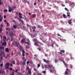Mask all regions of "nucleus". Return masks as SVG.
I'll list each match as a JSON object with an SVG mask.
<instances>
[{
  "mask_svg": "<svg viewBox=\"0 0 75 75\" xmlns=\"http://www.w3.org/2000/svg\"><path fill=\"white\" fill-rule=\"evenodd\" d=\"M25 43L26 44H28V45H30V43L28 42H25Z\"/></svg>",
  "mask_w": 75,
  "mask_h": 75,
  "instance_id": "obj_25",
  "label": "nucleus"
},
{
  "mask_svg": "<svg viewBox=\"0 0 75 75\" xmlns=\"http://www.w3.org/2000/svg\"><path fill=\"white\" fill-rule=\"evenodd\" d=\"M16 27H17V25H13V28H16Z\"/></svg>",
  "mask_w": 75,
  "mask_h": 75,
  "instance_id": "obj_36",
  "label": "nucleus"
},
{
  "mask_svg": "<svg viewBox=\"0 0 75 75\" xmlns=\"http://www.w3.org/2000/svg\"><path fill=\"white\" fill-rule=\"evenodd\" d=\"M68 23H69V24H71L72 22L71 21H68Z\"/></svg>",
  "mask_w": 75,
  "mask_h": 75,
  "instance_id": "obj_38",
  "label": "nucleus"
},
{
  "mask_svg": "<svg viewBox=\"0 0 75 75\" xmlns=\"http://www.w3.org/2000/svg\"><path fill=\"white\" fill-rule=\"evenodd\" d=\"M25 51L24 50V49H23L22 50V54H25Z\"/></svg>",
  "mask_w": 75,
  "mask_h": 75,
  "instance_id": "obj_24",
  "label": "nucleus"
},
{
  "mask_svg": "<svg viewBox=\"0 0 75 75\" xmlns=\"http://www.w3.org/2000/svg\"><path fill=\"white\" fill-rule=\"evenodd\" d=\"M33 41L35 42V43H34L35 45H36V46H38V47H39V45L38 44H37L38 42V41L37 40V39L35 38L33 40Z\"/></svg>",
  "mask_w": 75,
  "mask_h": 75,
  "instance_id": "obj_2",
  "label": "nucleus"
},
{
  "mask_svg": "<svg viewBox=\"0 0 75 75\" xmlns=\"http://www.w3.org/2000/svg\"><path fill=\"white\" fill-rule=\"evenodd\" d=\"M28 73L30 75L31 74V70H28Z\"/></svg>",
  "mask_w": 75,
  "mask_h": 75,
  "instance_id": "obj_18",
  "label": "nucleus"
},
{
  "mask_svg": "<svg viewBox=\"0 0 75 75\" xmlns=\"http://www.w3.org/2000/svg\"><path fill=\"white\" fill-rule=\"evenodd\" d=\"M22 59H23V62H25L27 60L25 58V57H22Z\"/></svg>",
  "mask_w": 75,
  "mask_h": 75,
  "instance_id": "obj_13",
  "label": "nucleus"
},
{
  "mask_svg": "<svg viewBox=\"0 0 75 75\" xmlns=\"http://www.w3.org/2000/svg\"><path fill=\"white\" fill-rule=\"evenodd\" d=\"M3 38H4L5 39V40L7 39V38H6V37L5 36H3Z\"/></svg>",
  "mask_w": 75,
  "mask_h": 75,
  "instance_id": "obj_37",
  "label": "nucleus"
},
{
  "mask_svg": "<svg viewBox=\"0 0 75 75\" xmlns=\"http://www.w3.org/2000/svg\"><path fill=\"white\" fill-rule=\"evenodd\" d=\"M65 51L64 50H62L60 51V52H58V54H60L61 55H62V53H64Z\"/></svg>",
  "mask_w": 75,
  "mask_h": 75,
  "instance_id": "obj_8",
  "label": "nucleus"
},
{
  "mask_svg": "<svg viewBox=\"0 0 75 75\" xmlns=\"http://www.w3.org/2000/svg\"><path fill=\"white\" fill-rule=\"evenodd\" d=\"M5 51L7 52H9V50L8 48H6L5 49Z\"/></svg>",
  "mask_w": 75,
  "mask_h": 75,
  "instance_id": "obj_15",
  "label": "nucleus"
},
{
  "mask_svg": "<svg viewBox=\"0 0 75 75\" xmlns=\"http://www.w3.org/2000/svg\"><path fill=\"white\" fill-rule=\"evenodd\" d=\"M29 63H30V62H29L28 61L26 62V64H27V65H28V64H29Z\"/></svg>",
  "mask_w": 75,
  "mask_h": 75,
  "instance_id": "obj_46",
  "label": "nucleus"
},
{
  "mask_svg": "<svg viewBox=\"0 0 75 75\" xmlns=\"http://www.w3.org/2000/svg\"><path fill=\"white\" fill-rule=\"evenodd\" d=\"M62 6H63V7H65V5H64V4H62Z\"/></svg>",
  "mask_w": 75,
  "mask_h": 75,
  "instance_id": "obj_58",
  "label": "nucleus"
},
{
  "mask_svg": "<svg viewBox=\"0 0 75 75\" xmlns=\"http://www.w3.org/2000/svg\"><path fill=\"white\" fill-rule=\"evenodd\" d=\"M37 43H39V44H42V43H41L40 42H39V41H38V42Z\"/></svg>",
  "mask_w": 75,
  "mask_h": 75,
  "instance_id": "obj_61",
  "label": "nucleus"
},
{
  "mask_svg": "<svg viewBox=\"0 0 75 75\" xmlns=\"http://www.w3.org/2000/svg\"><path fill=\"white\" fill-rule=\"evenodd\" d=\"M7 11H8L7 9H5L4 10V13H5V12H6L7 13Z\"/></svg>",
  "mask_w": 75,
  "mask_h": 75,
  "instance_id": "obj_23",
  "label": "nucleus"
},
{
  "mask_svg": "<svg viewBox=\"0 0 75 75\" xmlns=\"http://www.w3.org/2000/svg\"><path fill=\"white\" fill-rule=\"evenodd\" d=\"M1 28H3V25L2 24H1Z\"/></svg>",
  "mask_w": 75,
  "mask_h": 75,
  "instance_id": "obj_49",
  "label": "nucleus"
},
{
  "mask_svg": "<svg viewBox=\"0 0 75 75\" xmlns=\"http://www.w3.org/2000/svg\"><path fill=\"white\" fill-rule=\"evenodd\" d=\"M12 63L13 65H15V64H16V63H15V61L14 60L13 61V62H12Z\"/></svg>",
  "mask_w": 75,
  "mask_h": 75,
  "instance_id": "obj_20",
  "label": "nucleus"
},
{
  "mask_svg": "<svg viewBox=\"0 0 75 75\" xmlns=\"http://www.w3.org/2000/svg\"><path fill=\"white\" fill-rule=\"evenodd\" d=\"M50 72H52V73H53V71H52V70H50Z\"/></svg>",
  "mask_w": 75,
  "mask_h": 75,
  "instance_id": "obj_50",
  "label": "nucleus"
},
{
  "mask_svg": "<svg viewBox=\"0 0 75 75\" xmlns=\"http://www.w3.org/2000/svg\"><path fill=\"white\" fill-rule=\"evenodd\" d=\"M2 46H6V42H4L2 43Z\"/></svg>",
  "mask_w": 75,
  "mask_h": 75,
  "instance_id": "obj_11",
  "label": "nucleus"
},
{
  "mask_svg": "<svg viewBox=\"0 0 75 75\" xmlns=\"http://www.w3.org/2000/svg\"><path fill=\"white\" fill-rule=\"evenodd\" d=\"M7 56L8 57H9V56H10V55H9V54H7Z\"/></svg>",
  "mask_w": 75,
  "mask_h": 75,
  "instance_id": "obj_64",
  "label": "nucleus"
},
{
  "mask_svg": "<svg viewBox=\"0 0 75 75\" xmlns=\"http://www.w3.org/2000/svg\"><path fill=\"white\" fill-rule=\"evenodd\" d=\"M9 35L11 37V38L12 39L13 38V37L14 36V35L13 34V33L12 32H11L9 34Z\"/></svg>",
  "mask_w": 75,
  "mask_h": 75,
  "instance_id": "obj_7",
  "label": "nucleus"
},
{
  "mask_svg": "<svg viewBox=\"0 0 75 75\" xmlns=\"http://www.w3.org/2000/svg\"><path fill=\"white\" fill-rule=\"evenodd\" d=\"M33 30V32H35V29H36V27L35 26L31 27Z\"/></svg>",
  "mask_w": 75,
  "mask_h": 75,
  "instance_id": "obj_6",
  "label": "nucleus"
},
{
  "mask_svg": "<svg viewBox=\"0 0 75 75\" xmlns=\"http://www.w3.org/2000/svg\"><path fill=\"white\" fill-rule=\"evenodd\" d=\"M4 47H2L1 46H0V50H4Z\"/></svg>",
  "mask_w": 75,
  "mask_h": 75,
  "instance_id": "obj_21",
  "label": "nucleus"
},
{
  "mask_svg": "<svg viewBox=\"0 0 75 75\" xmlns=\"http://www.w3.org/2000/svg\"><path fill=\"white\" fill-rule=\"evenodd\" d=\"M4 18H6V15H4Z\"/></svg>",
  "mask_w": 75,
  "mask_h": 75,
  "instance_id": "obj_56",
  "label": "nucleus"
},
{
  "mask_svg": "<svg viewBox=\"0 0 75 75\" xmlns=\"http://www.w3.org/2000/svg\"><path fill=\"white\" fill-rule=\"evenodd\" d=\"M29 54V53H28V52L25 53V54L26 55H28Z\"/></svg>",
  "mask_w": 75,
  "mask_h": 75,
  "instance_id": "obj_43",
  "label": "nucleus"
},
{
  "mask_svg": "<svg viewBox=\"0 0 75 75\" xmlns=\"http://www.w3.org/2000/svg\"><path fill=\"white\" fill-rule=\"evenodd\" d=\"M5 33L6 35H8V32L7 31H6Z\"/></svg>",
  "mask_w": 75,
  "mask_h": 75,
  "instance_id": "obj_35",
  "label": "nucleus"
},
{
  "mask_svg": "<svg viewBox=\"0 0 75 75\" xmlns=\"http://www.w3.org/2000/svg\"><path fill=\"white\" fill-rule=\"evenodd\" d=\"M6 24H7V26H8V25H10L9 24V23H8V22H6Z\"/></svg>",
  "mask_w": 75,
  "mask_h": 75,
  "instance_id": "obj_34",
  "label": "nucleus"
},
{
  "mask_svg": "<svg viewBox=\"0 0 75 75\" xmlns=\"http://www.w3.org/2000/svg\"><path fill=\"white\" fill-rule=\"evenodd\" d=\"M0 67H3V63L1 64H0Z\"/></svg>",
  "mask_w": 75,
  "mask_h": 75,
  "instance_id": "obj_40",
  "label": "nucleus"
},
{
  "mask_svg": "<svg viewBox=\"0 0 75 75\" xmlns=\"http://www.w3.org/2000/svg\"><path fill=\"white\" fill-rule=\"evenodd\" d=\"M40 67V64H38V68Z\"/></svg>",
  "mask_w": 75,
  "mask_h": 75,
  "instance_id": "obj_47",
  "label": "nucleus"
},
{
  "mask_svg": "<svg viewBox=\"0 0 75 75\" xmlns=\"http://www.w3.org/2000/svg\"><path fill=\"white\" fill-rule=\"evenodd\" d=\"M35 17H36L35 14H33L31 16V18H35Z\"/></svg>",
  "mask_w": 75,
  "mask_h": 75,
  "instance_id": "obj_10",
  "label": "nucleus"
},
{
  "mask_svg": "<svg viewBox=\"0 0 75 75\" xmlns=\"http://www.w3.org/2000/svg\"><path fill=\"white\" fill-rule=\"evenodd\" d=\"M69 70V69H68L67 68L66 69V71H68Z\"/></svg>",
  "mask_w": 75,
  "mask_h": 75,
  "instance_id": "obj_59",
  "label": "nucleus"
},
{
  "mask_svg": "<svg viewBox=\"0 0 75 75\" xmlns=\"http://www.w3.org/2000/svg\"><path fill=\"white\" fill-rule=\"evenodd\" d=\"M46 72H46V71H44L42 72V73H43V74H45Z\"/></svg>",
  "mask_w": 75,
  "mask_h": 75,
  "instance_id": "obj_29",
  "label": "nucleus"
},
{
  "mask_svg": "<svg viewBox=\"0 0 75 75\" xmlns=\"http://www.w3.org/2000/svg\"><path fill=\"white\" fill-rule=\"evenodd\" d=\"M65 10H67V11H68V12H69V10H68V9H67V8H65Z\"/></svg>",
  "mask_w": 75,
  "mask_h": 75,
  "instance_id": "obj_33",
  "label": "nucleus"
},
{
  "mask_svg": "<svg viewBox=\"0 0 75 75\" xmlns=\"http://www.w3.org/2000/svg\"><path fill=\"white\" fill-rule=\"evenodd\" d=\"M38 50H40V51H41V49L40 48H38Z\"/></svg>",
  "mask_w": 75,
  "mask_h": 75,
  "instance_id": "obj_60",
  "label": "nucleus"
},
{
  "mask_svg": "<svg viewBox=\"0 0 75 75\" xmlns=\"http://www.w3.org/2000/svg\"><path fill=\"white\" fill-rule=\"evenodd\" d=\"M14 75V72H13L12 74L11 75Z\"/></svg>",
  "mask_w": 75,
  "mask_h": 75,
  "instance_id": "obj_57",
  "label": "nucleus"
},
{
  "mask_svg": "<svg viewBox=\"0 0 75 75\" xmlns=\"http://www.w3.org/2000/svg\"><path fill=\"white\" fill-rule=\"evenodd\" d=\"M3 2H0V6H1V5H3Z\"/></svg>",
  "mask_w": 75,
  "mask_h": 75,
  "instance_id": "obj_30",
  "label": "nucleus"
},
{
  "mask_svg": "<svg viewBox=\"0 0 75 75\" xmlns=\"http://www.w3.org/2000/svg\"><path fill=\"white\" fill-rule=\"evenodd\" d=\"M22 47L21 46H20V47H19V49L20 50H22V49H23V48H22Z\"/></svg>",
  "mask_w": 75,
  "mask_h": 75,
  "instance_id": "obj_27",
  "label": "nucleus"
},
{
  "mask_svg": "<svg viewBox=\"0 0 75 75\" xmlns=\"http://www.w3.org/2000/svg\"><path fill=\"white\" fill-rule=\"evenodd\" d=\"M63 16L64 18H67V16H66V15L65 14H63Z\"/></svg>",
  "mask_w": 75,
  "mask_h": 75,
  "instance_id": "obj_26",
  "label": "nucleus"
},
{
  "mask_svg": "<svg viewBox=\"0 0 75 75\" xmlns=\"http://www.w3.org/2000/svg\"><path fill=\"white\" fill-rule=\"evenodd\" d=\"M26 48H27V49H28L29 48L28 47V46H26Z\"/></svg>",
  "mask_w": 75,
  "mask_h": 75,
  "instance_id": "obj_63",
  "label": "nucleus"
},
{
  "mask_svg": "<svg viewBox=\"0 0 75 75\" xmlns=\"http://www.w3.org/2000/svg\"><path fill=\"white\" fill-rule=\"evenodd\" d=\"M18 69H16V70L15 71V72L16 73H17V72H18Z\"/></svg>",
  "mask_w": 75,
  "mask_h": 75,
  "instance_id": "obj_42",
  "label": "nucleus"
},
{
  "mask_svg": "<svg viewBox=\"0 0 75 75\" xmlns=\"http://www.w3.org/2000/svg\"><path fill=\"white\" fill-rule=\"evenodd\" d=\"M21 64L22 66L25 65V63L23 62H21Z\"/></svg>",
  "mask_w": 75,
  "mask_h": 75,
  "instance_id": "obj_16",
  "label": "nucleus"
},
{
  "mask_svg": "<svg viewBox=\"0 0 75 75\" xmlns=\"http://www.w3.org/2000/svg\"><path fill=\"white\" fill-rule=\"evenodd\" d=\"M10 65V64L8 62H7L5 64V68L6 69H8L9 68V65Z\"/></svg>",
  "mask_w": 75,
  "mask_h": 75,
  "instance_id": "obj_4",
  "label": "nucleus"
},
{
  "mask_svg": "<svg viewBox=\"0 0 75 75\" xmlns=\"http://www.w3.org/2000/svg\"><path fill=\"white\" fill-rule=\"evenodd\" d=\"M43 61L46 64H50V60H46L45 59H43Z\"/></svg>",
  "mask_w": 75,
  "mask_h": 75,
  "instance_id": "obj_5",
  "label": "nucleus"
},
{
  "mask_svg": "<svg viewBox=\"0 0 75 75\" xmlns=\"http://www.w3.org/2000/svg\"><path fill=\"white\" fill-rule=\"evenodd\" d=\"M25 41V38H23V39L21 40V42H22V43H24Z\"/></svg>",
  "mask_w": 75,
  "mask_h": 75,
  "instance_id": "obj_9",
  "label": "nucleus"
},
{
  "mask_svg": "<svg viewBox=\"0 0 75 75\" xmlns=\"http://www.w3.org/2000/svg\"><path fill=\"white\" fill-rule=\"evenodd\" d=\"M24 54V53H22V55L23 57H24V56H25V55Z\"/></svg>",
  "mask_w": 75,
  "mask_h": 75,
  "instance_id": "obj_53",
  "label": "nucleus"
},
{
  "mask_svg": "<svg viewBox=\"0 0 75 75\" xmlns=\"http://www.w3.org/2000/svg\"><path fill=\"white\" fill-rule=\"evenodd\" d=\"M45 56L46 57H47L48 56V54L46 53L45 54Z\"/></svg>",
  "mask_w": 75,
  "mask_h": 75,
  "instance_id": "obj_55",
  "label": "nucleus"
},
{
  "mask_svg": "<svg viewBox=\"0 0 75 75\" xmlns=\"http://www.w3.org/2000/svg\"><path fill=\"white\" fill-rule=\"evenodd\" d=\"M15 45H17V42H15Z\"/></svg>",
  "mask_w": 75,
  "mask_h": 75,
  "instance_id": "obj_54",
  "label": "nucleus"
},
{
  "mask_svg": "<svg viewBox=\"0 0 75 75\" xmlns=\"http://www.w3.org/2000/svg\"><path fill=\"white\" fill-rule=\"evenodd\" d=\"M4 71H0V74H4Z\"/></svg>",
  "mask_w": 75,
  "mask_h": 75,
  "instance_id": "obj_17",
  "label": "nucleus"
},
{
  "mask_svg": "<svg viewBox=\"0 0 75 75\" xmlns=\"http://www.w3.org/2000/svg\"><path fill=\"white\" fill-rule=\"evenodd\" d=\"M9 69L10 70V71H12V70H13V69L11 68V67H10L9 68Z\"/></svg>",
  "mask_w": 75,
  "mask_h": 75,
  "instance_id": "obj_48",
  "label": "nucleus"
},
{
  "mask_svg": "<svg viewBox=\"0 0 75 75\" xmlns=\"http://www.w3.org/2000/svg\"><path fill=\"white\" fill-rule=\"evenodd\" d=\"M37 5V3H36L35 2V3H34V6H35V5Z\"/></svg>",
  "mask_w": 75,
  "mask_h": 75,
  "instance_id": "obj_52",
  "label": "nucleus"
},
{
  "mask_svg": "<svg viewBox=\"0 0 75 75\" xmlns=\"http://www.w3.org/2000/svg\"><path fill=\"white\" fill-rule=\"evenodd\" d=\"M22 27L24 29V30H25V26H23Z\"/></svg>",
  "mask_w": 75,
  "mask_h": 75,
  "instance_id": "obj_45",
  "label": "nucleus"
},
{
  "mask_svg": "<svg viewBox=\"0 0 75 75\" xmlns=\"http://www.w3.org/2000/svg\"><path fill=\"white\" fill-rule=\"evenodd\" d=\"M18 20L19 21H21V18H18Z\"/></svg>",
  "mask_w": 75,
  "mask_h": 75,
  "instance_id": "obj_44",
  "label": "nucleus"
},
{
  "mask_svg": "<svg viewBox=\"0 0 75 75\" xmlns=\"http://www.w3.org/2000/svg\"><path fill=\"white\" fill-rule=\"evenodd\" d=\"M37 27H38V28H40V27H41V26H40V25H38L37 26Z\"/></svg>",
  "mask_w": 75,
  "mask_h": 75,
  "instance_id": "obj_41",
  "label": "nucleus"
},
{
  "mask_svg": "<svg viewBox=\"0 0 75 75\" xmlns=\"http://www.w3.org/2000/svg\"><path fill=\"white\" fill-rule=\"evenodd\" d=\"M67 17H70V16H70V13H69V12H67Z\"/></svg>",
  "mask_w": 75,
  "mask_h": 75,
  "instance_id": "obj_14",
  "label": "nucleus"
},
{
  "mask_svg": "<svg viewBox=\"0 0 75 75\" xmlns=\"http://www.w3.org/2000/svg\"><path fill=\"white\" fill-rule=\"evenodd\" d=\"M34 70L35 71V72H37V69L35 68H34Z\"/></svg>",
  "mask_w": 75,
  "mask_h": 75,
  "instance_id": "obj_51",
  "label": "nucleus"
},
{
  "mask_svg": "<svg viewBox=\"0 0 75 75\" xmlns=\"http://www.w3.org/2000/svg\"><path fill=\"white\" fill-rule=\"evenodd\" d=\"M47 66H48V67L50 68H52L53 69L54 71H55L56 70H55V68L54 67L52 66V65H51L50 64H48Z\"/></svg>",
  "mask_w": 75,
  "mask_h": 75,
  "instance_id": "obj_3",
  "label": "nucleus"
},
{
  "mask_svg": "<svg viewBox=\"0 0 75 75\" xmlns=\"http://www.w3.org/2000/svg\"><path fill=\"white\" fill-rule=\"evenodd\" d=\"M29 69V67L28 66V65H27V67H26V70H28Z\"/></svg>",
  "mask_w": 75,
  "mask_h": 75,
  "instance_id": "obj_31",
  "label": "nucleus"
},
{
  "mask_svg": "<svg viewBox=\"0 0 75 75\" xmlns=\"http://www.w3.org/2000/svg\"><path fill=\"white\" fill-rule=\"evenodd\" d=\"M64 65L66 66V67L67 68V67H68V64H64Z\"/></svg>",
  "mask_w": 75,
  "mask_h": 75,
  "instance_id": "obj_39",
  "label": "nucleus"
},
{
  "mask_svg": "<svg viewBox=\"0 0 75 75\" xmlns=\"http://www.w3.org/2000/svg\"><path fill=\"white\" fill-rule=\"evenodd\" d=\"M45 68H47V66L45 64Z\"/></svg>",
  "mask_w": 75,
  "mask_h": 75,
  "instance_id": "obj_62",
  "label": "nucleus"
},
{
  "mask_svg": "<svg viewBox=\"0 0 75 75\" xmlns=\"http://www.w3.org/2000/svg\"><path fill=\"white\" fill-rule=\"evenodd\" d=\"M22 1H23V2H24V3H27V0H23Z\"/></svg>",
  "mask_w": 75,
  "mask_h": 75,
  "instance_id": "obj_19",
  "label": "nucleus"
},
{
  "mask_svg": "<svg viewBox=\"0 0 75 75\" xmlns=\"http://www.w3.org/2000/svg\"><path fill=\"white\" fill-rule=\"evenodd\" d=\"M57 35V36H58V37H61V35L59 34H56Z\"/></svg>",
  "mask_w": 75,
  "mask_h": 75,
  "instance_id": "obj_28",
  "label": "nucleus"
},
{
  "mask_svg": "<svg viewBox=\"0 0 75 75\" xmlns=\"http://www.w3.org/2000/svg\"><path fill=\"white\" fill-rule=\"evenodd\" d=\"M65 74H66V75H68V73L67 72V71H65Z\"/></svg>",
  "mask_w": 75,
  "mask_h": 75,
  "instance_id": "obj_32",
  "label": "nucleus"
},
{
  "mask_svg": "<svg viewBox=\"0 0 75 75\" xmlns=\"http://www.w3.org/2000/svg\"><path fill=\"white\" fill-rule=\"evenodd\" d=\"M2 31H3V30L2 29V28H0V33H2Z\"/></svg>",
  "mask_w": 75,
  "mask_h": 75,
  "instance_id": "obj_22",
  "label": "nucleus"
},
{
  "mask_svg": "<svg viewBox=\"0 0 75 75\" xmlns=\"http://www.w3.org/2000/svg\"><path fill=\"white\" fill-rule=\"evenodd\" d=\"M19 18H22V14H21L20 12L19 13Z\"/></svg>",
  "mask_w": 75,
  "mask_h": 75,
  "instance_id": "obj_12",
  "label": "nucleus"
},
{
  "mask_svg": "<svg viewBox=\"0 0 75 75\" xmlns=\"http://www.w3.org/2000/svg\"><path fill=\"white\" fill-rule=\"evenodd\" d=\"M12 8L13 9H12L11 7H10V6H9V9L8 10V11L9 13H11V11L12 13H13L14 12V8H16V6H13L12 7Z\"/></svg>",
  "mask_w": 75,
  "mask_h": 75,
  "instance_id": "obj_1",
  "label": "nucleus"
}]
</instances>
